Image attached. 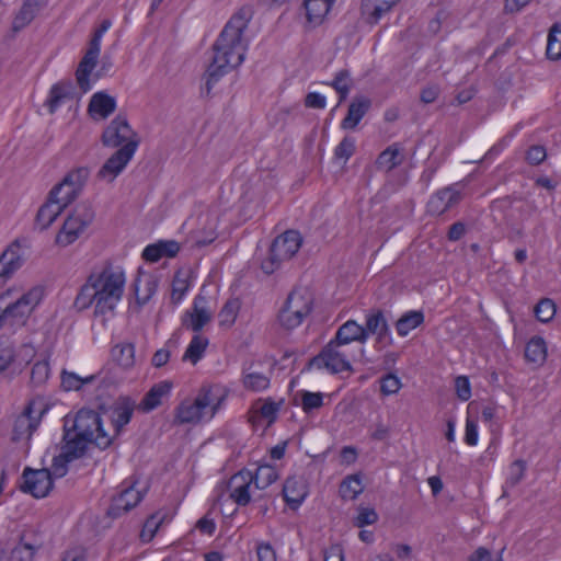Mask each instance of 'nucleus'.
I'll return each instance as SVG.
<instances>
[{
    "label": "nucleus",
    "instance_id": "f257e3e1",
    "mask_svg": "<svg viewBox=\"0 0 561 561\" xmlns=\"http://www.w3.org/2000/svg\"><path fill=\"white\" fill-rule=\"evenodd\" d=\"M252 16L251 7H241L224 26L213 45L214 57L204 75L205 85L201 89L203 96L209 98L219 80L243 62L249 46L244 31Z\"/></svg>",
    "mask_w": 561,
    "mask_h": 561
},
{
    "label": "nucleus",
    "instance_id": "f03ea898",
    "mask_svg": "<svg viewBox=\"0 0 561 561\" xmlns=\"http://www.w3.org/2000/svg\"><path fill=\"white\" fill-rule=\"evenodd\" d=\"M64 442L71 445L77 443L87 454L90 444L106 449L112 444V438L104 431L100 414L92 409L82 408L72 419L66 416Z\"/></svg>",
    "mask_w": 561,
    "mask_h": 561
},
{
    "label": "nucleus",
    "instance_id": "7ed1b4c3",
    "mask_svg": "<svg viewBox=\"0 0 561 561\" xmlns=\"http://www.w3.org/2000/svg\"><path fill=\"white\" fill-rule=\"evenodd\" d=\"M90 277H95L94 291L96 306L95 317L113 314L117 304L122 300L125 288V274L121 270H114L106 264L100 272H92Z\"/></svg>",
    "mask_w": 561,
    "mask_h": 561
},
{
    "label": "nucleus",
    "instance_id": "20e7f679",
    "mask_svg": "<svg viewBox=\"0 0 561 561\" xmlns=\"http://www.w3.org/2000/svg\"><path fill=\"white\" fill-rule=\"evenodd\" d=\"M44 297V288L35 286L24 293L14 302L9 304L5 308H0V325L2 329L16 331L26 325L30 316L39 305ZM4 299V295L0 296V301Z\"/></svg>",
    "mask_w": 561,
    "mask_h": 561
},
{
    "label": "nucleus",
    "instance_id": "39448f33",
    "mask_svg": "<svg viewBox=\"0 0 561 561\" xmlns=\"http://www.w3.org/2000/svg\"><path fill=\"white\" fill-rule=\"evenodd\" d=\"M95 211L89 202L79 203L66 217L55 238V244L66 248L76 242L84 230L93 222Z\"/></svg>",
    "mask_w": 561,
    "mask_h": 561
},
{
    "label": "nucleus",
    "instance_id": "423d86ee",
    "mask_svg": "<svg viewBox=\"0 0 561 561\" xmlns=\"http://www.w3.org/2000/svg\"><path fill=\"white\" fill-rule=\"evenodd\" d=\"M302 238L297 230H287L276 237L270 248L268 256L262 261V271L271 275L280 267L282 262L290 260L300 249Z\"/></svg>",
    "mask_w": 561,
    "mask_h": 561
},
{
    "label": "nucleus",
    "instance_id": "0eeeda50",
    "mask_svg": "<svg viewBox=\"0 0 561 561\" xmlns=\"http://www.w3.org/2000/svg\"><path fill=\"white\" fill-rule=\"evenodd\" d=\"M111 25L112 23L107 19L101 22L99 27L93 32V35L89 42V48L79 62L76 71V79L82 93L91 90L90 76L98 64L101 50V39L104 33L111 27Z\"/></svg>",
    "mask_w": 561,
    "mask_h": 561
},
{
    "label": "nucleus",
    "instance_id": "6e6552de",
    "mask_svg": "<svg viewBox=\"0 0 561 561\" xmlns=\"http://www.w3.org/2000/svg\"><path fill=\"white\" fill-rule=\"evenodd\" d=\"M343 345L330 341L321 352L313 356L307 364V368L312 366L317 368H327L331 374H337L345 370H352L351 363L343 350Z\"/></svg>",
    "mask_w": 561,
    "mask_h": 561
},
{
    "label": "nucleus",
    "instance_id": "1a4fd4ad",
    "mask_svg": "<svg viewBox=\"0 0 561 561\" xmlns=\"http://www.w3.org/2000/svg\"><path fill=\"white\" fill-rule=\"evenodd\" d=\"M138 146L139 139H133L118 148L101 167L98 178L113 182L133 159Z\"/></svg>",
    "mask_w": 561,
    "mask_h": 561
},
{
    "label": "nucleus",
    "instance_id": "9d476101",
    "mask_svg": "<svg viewBox=\"0 0 561 561\" xmlns=\"http://www.w3.org/2000/svg\"><path fill=\"white\" fill-rule=\"evenodd\" d=\"M53 486L54 480L49 469L24 468L22 482L19 486L23 493H28L35 499H42L49 494Z\"/></svg>",
    "mask_w": 561,
    "mask_h": 561
},
{
    "label": "nucleus",
    "instance_id": "9b49d317",
    "mask_svg": "<svg viewBox=\"0 0 561 561\" xmlns=\"http://www.w3.org/2000/svg\"><path fill=\"white\" fill-rule=\"evenodd\" d=\"M133 139L139 138L131 129L127 118L122 115H117L111 121L101 137L103 146L111 148H121Z\"/></svg>",
    "mask_w": 561,
    "mask_h": 561
},
{
    "label": "nucleus",
    "instance_id": "f8f14e48",
    "mask_svg": "<svg viewBox=\"0 0 561 561\" xmlns=\"http://www.w3.org/2000/svg\"><path fill=\"white\" fill-rule=\"evenodd\" d=\"M25 262V253L20 240L11 242L0 255V287L19 271Z\"/></svg>",
    "mask_w": 561,
    "mask_h": 561
},
{
    "label": "nucleus",
    "instance_id": "ddd939ff",
    "mask_svg": "<svg viewBox=\"0 0 561 561\" xmlns=\"http://www.w3.org/2000/svg\"><path fill=\"white\" fill-rule=\"evenodd\" d=\"M137 481H134L124 488L118 495L112 499L107 510V515L112 518H118L136 507L144 499L145 492L135 489Z\"/></svg>",
    "mask_w": 561,
    "mask_h": 561
},
{
    "label": "nucleus",
    "instance_id": "4468645a",
    "mask_svg": "<svg viewBox=\"0 0 561 561\" xmlns=\"http://www.w3.org/2000/svg\"><path fill=\"white\" fill-rule=\"evenodd\" d=\"M365 339L369 335L376 336V342L390 345L392 343L390 327L388 320L381 309H370L366 314V322L363 325Z\"/></svg>",
    "mask_w": 561,
    "mask_h": 561
},
{
    "label": "nucleus",
    "instance_id": "2eb2a0df",
    "mask_svg": "<svg viewBox=\"0 0 561 561\" xmlns=\"http://www.w3.org/2000/svg\"><path fill=\"white\" fill-rule=\"evenodd\" d=\"M211 403L210 390L203 388L193 403H181L176 408V421L180 424L196 423L203 417L204 410Z\"/></svg>",
    "mask_w": 561,
    "mask_h": 561
},
{
    "label": "nucleus",
    "instance_id": "dca6fc26",
    "mask_svg": "<svg viewBox=\"0 0 561 561\" xmlns=\"http://www.w3.org/2000/svg\"><path fill=\"white\" fill-rule=\"evenodd\" d=\"M456 185H450L437 191L427 202V211L431 215H443L461 199V193L456 190Z\"/></svg>",
    "mask_w": 561,
    "mask_h": 561
},
{
    "label": "nucleus",
    "instance_id": "f3484780",
    "mask_svg": "<svg viewBox=\"0 0 561 561\" xmlns=\"http://www.w3.org/2000/svg\"><path fill=\"white\" fill-rule=\"evenodd\" d=\"M252 483L251 471L248 469H242L230 478L228 482L230 497L239 506H245L250 503V486Z\"/></svg>",
    "mask_w": 561,
    "mask_h": 561
},
{
    "label": "nucleus",
    "instance_id": "a211bd4d",
    "mask_svg": "<svg viewBox=\"0 0 561 561\" xmlns=\"http://www.w3.org/2000/svg\"><path fill=\"white\" fill-rule=\"evenodd\" d=\"M85 453L82 451L81 447H78V444L75 443L71 445L68 442L61 447V451L59 455L55 456L51 463V478H62L68 472V463L83 457Z\"/></svg>",
    "mask_w": 561,
    "mask_h": 561
},
{
    "label": "nucleus",
    "instance_id": "6ab92c4d",
    "mask_svg": "<svg viewBox=\"0 0 561 561\" xmlns=\"http://www.w3.org/2000/svg\"><path fill=\"white\" fill-rule=\"evenodd\" d=\"M371 100L365 95H356L348 105L347 114L341 122L344 130H354L362 118L369 112Z\"/></svg>",
    "mask_w": 561,
    "mask_h": 561
},
{
    "label": "nucleus",
    "instance_id": "aec40b11",
    "mask_svg": "<svg viewBox=\"0 0 561 561\" xmlns=\"http://www.w3.org/2000/svg\"><path fill=\"white\" fill-rule=\"evenodd\" d=\"M282 495L290 510H297L308 495L307 484L302 478L288 477L283 485Z\"/></svg>",
    "mask_w": 561,
    "mask_h": 561
},
{
    "label": "nucleus",
    "instance_id": "412c9836",
    "mask_svg": "<svg viewBox=\"0 0 561 561\" xmlns=\"http://www.w3.org/2000/svg\"><path fill=\"white\" fill-rule=\"evenodd\" d=\"M135 410V401L129 397H119L110 407V417L117 433L130 422Z\"/></svg>",
    "mask_w": 561,
    "mask_h": 561
},
{
    "label": "nucleus",
    "instance_id": "4be33fe9",
    "mask_svg": "<svg viewBox=\"0 0 561 561\" xmlns=\"http://www.w3.org/2000/svg\"><path fill=\"white\" fill-rule=\"evenodd\" d=\"M116 110V100L106 92L94 93L89 102L88 112L93 118L105 119Z\"/></svg>",
    "mask_w": 561,
    "mask_h": 561
},
{
    "label": "nucleus",
    "instance_id": "5701e85b",
    "mask_svg": "<svg viewBox=\"0 0 561 561\" xmlns=\"http://www.w3.org/2000/svg\"><path fill=\"white\" fill-rule=\"evenodd\" d=\"M33 410L32 405L28 404L24 412L16 417L13 425L12 431V440L19 442L22 438L26 437L27 439L31 438L33 433L36 431L38 424H39V416L35 417L32 415Z\"/></svg>",
    "mask_w": 561,
    "mask_h": 561
},
{
    "label": "nucleus",
    "instance_id": "b1692460",
    "mask_svg": "<svg viewBox=\"0 0 561 561\" xmlns=\"http://www.w3.org/2000/svg\"><path fill=\"white\" fill-rule=\"evenodd\" d=\"M48 0H24L12 22V30L19 32L27 26L36 14L47 5Z\"/></svg>",
    "mask_w": 561,
    "mask_h": 561
},
{
    "label": "nucleus",
    "instance_id": "393cba45",
    "mask_svg": "<svg viewBox=\"0 0 561 561\" xmlns=\"http://www.w3.org/2000/svg\"><path fill=\"white\" fill-rule=\"evenodd\" d=\"M76 95L75 85L72 81H61L54 84L49 91V96L46 101L50 114L68 100H72Z\"/></svg>",
    "mask_w": 561,
    "mask_h": 561
},
{
    "label": "nucleus",
    "instance_id": "a878e982",
    "mask_svg": "<svg viewBox=\"0 0 561 561\" xmlns=\"http://www.w3.org/2000/svg\"><path fill=\"white\" fill-rule=\"evenodd\" d=\"M180 251V244L174 240H161L149 244L142 252V259L148 262H158L162 257H174Z\"/></svg>",
    "mask_w": 561,
    "mask_h": 561
},
{
    "label": "nucleus",
    "instance_id": "bb28decb",
    "mask_svg": "<svg viewBox=\"0 0 561 561\" xmlns=\"http://www.w3.org/2000/svg\"><path fill=\"white\" fill-rule=\"evenodd\" d=\"M58 194L53 195V190L48 193L47 201L39 207L36 214V225L39 226L41 230H46L57 219V217L64 211L62 206L55 203V198Z\"/></svg>",
    "mask_w": 561,
    "mask_h": 561
},
{
    "label": "nucleus",
    "instance_id": "cd10ccee",
    "mask_svg": "<svg viewBox=\"0 0 561 561\" xmlns=\"http://www.w3.org/2000/svg\"><path fill=\"white\" fill-rule=\"evenodd\" d=\"M172 382L163 380L154 383L150 390L144 396L139 403V410L142 412H150L161 404L163 397L168 396L172 389Z\"/></svg>",
    "mask_w": 561,
    "mask_h": 561
},
{
    "label": "nucleus",
    "instance_id": "c85d7f7f",
    "mask_svg": "<svg viewBox=\"0 0 561 561\" xmlns=\"http://www.w3.org/2000/svg\"><path fill=\"white\" fill-rule=\"evenodd\" d=\"M332 341L343 346L352 342L365 343L363 325L358 324L355 320H348L337 329Z\"/></svg>",
    "mask_w": 561,
    "mask_h": 561
},
{
    "label": "nucleus",
    "instance_id": "c756f323",
    "mask_svg": "<svg viewBox=\"0 0 561 561\" xmlns=\"http://www.w3.org/2000/svg\"><path fill=\"white\" fill-rule=\"evenodd\" d=\"M89 175L90 170L87 167H79L73 169L72 171L68 172L65 175L61 182H59L51 188L53 195L60 194L66 188V186H71L80 192Z\"/></svg>",
    "mask_w": 561,
    "mask_h": 561
},
{
    "label": "nucleus",
    "instance_id": "7c9ffc66",
    "mask_svg": "<svg viewBox=\"0 0 561 561\" xmlns=\"http://www.w3.org/2000/svg\"><path fill=\"white\" fill-rule=\"evenodd\" d=\"M335 0H305L304 7L309 23L320 25Z\"/></svg>",
    "mask_w": 561,
    "mask_h": 561
},
{
    "label": "nucleus",
    "instance_id": "2f4dec72",
    "mask_svg": "<svg viewBox=\"0 0 561 561\" xmlns=\"http://www.w3.org/2000/svg\"><path fill=\"white\" fill-rule=\"evenodd\" d=\"M144 275L142 270L139 268L137 273V277L133 283V290L136 296V302L139 307L146 305L150 298L154 295L158 287V279L152 275H146L144 280L145 289L144 294L140 293V284L142 282L141 276Z\"/></svg>",
    "mask_w": 561,
    "mask_h": 561
},
{
    "label": "nucleus",
    "instance_id": "473e14b6",
    "mask_svg": "<svg viewBox=\"0 0 561 561\" xmlns=\"http://www.w3.org/2000/svg\"><path fill=\"white\" fill-rule=\"evenodd\" d=\"M284 306L295 312L301 313L304 317H308L313 309V298L310 294L293 290L288 295Z\"/></svg>",
    "mask_w": 561,
    "mask_h": 561
},
{
    "label": "nucleus",
    "instance_id": "72a5a7b5",
    "mask_svg": "<svg viewBox=\"0 0 561 561\" xmlns=\"http://www.w3.org/2000/svg\"><path fill=\"white\" fill-rule=\"evenodd\" d=\"M382 0H362L360 11L365 21L370 24H377L388 12L389 7L381 3Z\"/></svg>",
    "mask_w": 561,
    "mask_h": 561
},
{
    "label": "nucleus",
    "instance_id": "f704fd0d",
    "mask_svg": "<svg viewBox=\"0 0 561 561\" xmlns=\"http://www.w3.org/2000/svg\"><path fill=\"white\" fill-rule=\"evenodd\" d=\"M198 298L194 301L193 311H186L182 322L184 327L192 329L194 332H199L211 319L207 310L197 306Z\"/></svg>",
    "mask_w": 561,
    "mask_h": 561
},
{
    "label": "nucleus",
    "instance_id": "c9c22d12",
    "mask_svg": "<svg viewBox=\"0 0 561 561\" xmlns=\"http://www.w3.org/2000/svg\"><path fill=\"white\" fill-rule=\"evenodd\" d=\"M95 277L88 276L85 283L80 287L79 293L73 301V308L78 311H83L90 308L93 304L96 306V298L94 291Z\"/></svg>",
    "mask_w": 561,
    "mask_h": 561
},
{
    "label": "nucleus",
    "instance_id": "e433bc0d",
    "mask_svg": "<svg viewBox=\"0 0 561 561\" xmlns=\"http://www.w3.org/2000/svg\"><path fill=\"white\" fill-rule=\"evenodd\" d=\"M424 322V313L421 310H411L403 313L396 322V330L400 336H407L412 330Z\"/></svg>",
    "mask_w": 561,
    "mask_h": 561
},
{
    "label": "nucleus",
    "instance_id": "4c0bfd02",
    "mask_svg": "<svg viewBox=\"0 0 561 561\" xmlns=\"http://www.w3.org/2000/svg\"><path fill=\"white\" fill-rule=\"evenodd\" d=\"M403 162V156L397 144L389 146L379 153L376 160V167L378 169H386L391 171L399 167Z\"/></svg>",
    "mask_w": 561,
    "mask_h": 561
},
{
    "label": "nucleus",
    "instance_id": "58836bf2",
    "mask_svg": "<svg viewBox=\"0 0 561 561\" xmlns=\"http://www.w3.org/2000/svg\"><path fill=\"white\" fill-rule=\"evenodd\" d=\"M111 356L117 365L128 369L135 364V346L131 343L116 344L111 350Z\"/></svg>",
    "mask_w": 561,
    "mask_h": 561
},
{
    "label": "nucleus",
    "instance_id": "ea45409f",
    "mask_svg": "<svg viewBox=\"0 0 561 561\" xmlns=\"http://www.w3.org/2000/svg\"><path fill=\"white\" fill-rule=\"evenodd\" d=\"M252 482L259 490H264L275 482L278 478L275 467L271 465H261L253 473L251 471Z\"/></svg>",
    "mask_w": 561,
    "mask_h": 561
},
{
    "label": "nucleus",
    "instance_id": "a19ab883",
    "mask_svg": "<svg viewBox=\"0 0 561 561\" xmlns=\"http://www.w3.org/2000/svg\"><path fill=\"white\" fill-rule=\"evenodd\" d=\"M363 491L364 486L360 474L347 476L342 480L339 489L343 500H355Z\"/></svg>",
    "mask_w": 561,
    "mask_h": 561
},
{
    "label": "nucleus",
    "instance_id": "79ce46f5",
    "mask_svg": "<svg viewBox=\"0 0 561 561\" xmlns=\"http://www.w3.org/2000/svg\"><path fill=\"white\" fill-rule=\"evenodd\" d=\"M253 363L249 367L243 366V387L247 390L254 392L263 391L270 386V378L261 373H245L252 367Z\"/></svg>",
    "mask_w": 561,
    "mask_h": 561
},
{
    "label": "nucleus",
    "instance_id": "37998d69",
    "mask_svg": "<svg viewBox=\"0 0 561 561\" xmlns=\"http://www.w3.org/2000/svg\"><path fill=\"white\" fill-rule=\"evenodd\" d=\"M546 342L540 336H534L526 344L525 358L531 363H542L546 359Z\"/></svg>",
    "mask_w": 561,
    "mask_h": 561
},
{
    "label": "nucleus",
    "instance_id": "c03bdc74",
    "mask_svg": "<svg viewBox=\"0 0 561 561\" xmlns=\"http://www.w3.org/2000/svg\"><path fill=\"white\" fill-rule=\"evenodd\" d=\"M208 343L207 337L194 335L183 355V360H190L192 364H196L203 357Z\"/></svg>",
    "mask_w": 561,
    "mask_h": 561
},
{
    "label": "nucleus",
    "instance_id": "a18cd8bd",
    "mask_svg": "<svg viewBox=\"0 0 561 561\" xmlns=\"http://www.w3.org/2000/svg\"><path fill=\"white\" fill-rule=\"evenodd\" d=\"M95 375L80 377L79 375L62 370L61 371V387L65 391L80 390L84 385H90L95 380Z\"/></svg>",
    "mask_w": 561,
    "mask_h": 561
},
{
    "label": "nucleus",
    "instance_id": "49530a36",
    "mask_svg": "<svg viewBox=\"0 0 561 561\" xmlns=\"http://www.w3.org/2000/svg\"><path fill=\"white\" fill-rule=\"evenodd\" d=\"M16 358L18 354L15 352L14 343L8 339L0 337V374L14 364Z\"/></svg>",
    "mask_w": 561,
    "mask_h": 561
},
{
    "label": "nucleus",
    "instance_id": "de8ad7c7",
    "mask_svg": "<svg viewBox=\"0 0 561 561\" xmlns=\"http://www.w3.org/2000/svg\"><path fill=\"white\" fill-rule=\"evenodd\" d=\"M557 34H561L560 23H554L548 34L546 55L551 60L561 59V41L557 38Z\"/></svg>",
    "mask_w": 561,
    "mask_h": 561
},
{
    "label": "nucleus",
    "instance_id": "09e8293b",
    "mask_svg": "<svg viewBox=\"0 0 561 561\" xmlns=\"http://www.w3.org/2000/svg\"><path fill=\"white\" fill-rule=\"evenodd\" d=\"M526 468V461L523 459H517L514 462H512V465L510 466L508 477L505 481L503 496L507 495V488H515L524 479Z\"/></svg>",
    "mask_w": 561,
    "mask_h": 561
},
{
    "label": "nucleus",
    "instance_id": "8fccbe9b",
    "mask_svg": "<svg viewBox=\"0 0 561 561\" xmlns=\"http://www.w3.org/2000/svg\"><path fill=\"white\" fill-rule=\"evenodd\" d=\"M37 548L34 545L23 542L21 537L20 542L11 549L10 561H33Z\"/></svg>",
    "mask_w": 561,
    "mask_h": 561
},
{
    "label": "nucleus",
    "instance_id": "3c124183",
    "mask_svg": "<svg viewBox=\"0 0 561 561\" xmlns=\"http://www.w3.org/2000/svg\"><path fill=\"white\" fill-rule=\"evenodd\" d=\"M305 318L306 317H304L301 313L295 312L285 306H283L278 312V321L280 325L286 330H293L299 327Z\"/></svg>",
    "mask_w": 561,
    "mask_h": 561
},
{
    "label": "nucleus",
    "instance_id": "603ef678",
    "mask_svg": "<svg viewBox=\"0 0 561 561\" xmlns=\"http://www.w3.org/2000/svg\"><path fill=\"white\" fill-rule=\"evenodd\" d=\"M240 309V302L238 299H229L219 312L220 325H232L236 321L238 311Z\"/></svg>",
    "mask_w": 561,
    "mask_h": 561
},
{
    "label": "nucleus",
    "instance_id": "864d4df0",
    "mask_svg": "<svg viewBox=\"0 0 561 561\" xmlns=\"http://www.w3.org/2000/svg\"><path fill=\"white\" fill-rule=\"evenodd\" d=\"M535 316L540 322H549L556 314V305L549 298H542L534 309Z\"/></svg>",
    "mask_w": 561,
    "mask_h": 561
},
{
    "label": "nucleus",
    "instance_id": "5fc2aeb1",
    "mask_svg": "<svg viewBox=\"0 0 561 561\" xmlns=\"http://www.w3.org/2000/svg\"><path fill=\"white\" fill-rule=\"evenodd\" d=\"M50 367L48 360L36 362L31 370V382L34 386H42L49 377Z\"/></svg>",
    "mask_w": 561,
    "mask_h": 561
},
{
    "label": "nucleus",
    "instance_id": "6e6d98bb",
    "mask_svg": "<svg viewBox=\"0 0 561 561\" xmlns=\"http://www.w3.org/2000/svg\"><path fill=\"white\" fill-rule=\"evenodd\" d=\"M355 149V139L351 136H345L335 147L334 158L346 162L354 154Z\"/></svg>",
    "mask_w": 561,
    "mask_h": 561
},
{
    "label": "nucleus",
    "instance_id": "4d7b16f0",
    "mask_svg": "<svg viewBox=\"0 0 561 561\" xmlns=\"http://www.w3.org/2000/svg\"><path fill=\"white\" fill-rule=\"evenodd\" d=\"M323 405V394L321 392H301V407L306 413L319 409Z\"/></svg>",
    "mask_w": 561,
    "mask_h": 561
},
{
    "label": "nucleus",
    "instance_id": "13d9d810",
    "mask_svg": "<svg viewBox=\"0 0 561 561\" xmlns=\"http://www.w3.org/2000/svg\"><path fill=\"white\" fill-rule=\"evenodd\" d=\"M188 286L187 279L181 278L180 272H178L172 282L171 302L173 305H178L183 299Z\"/></svg>",
    "mask_w": 561,
    "mask_h": 561
},
{
    "label": "nucleus",
    "instance_id": "bf43d9fd",
    "mask_svg": "<svg viewBox=\"0 0 561 561\" xmlns=\"http://www.w3.org/2000/svg\"><path fill=\"white\" fill-rule=\"evenodd\" d=\"M401 388L399 377L392 373L387 374L380 379V391L385 396L397 393Z\"/></svg>",
    "mask_w": 561,
    "mask_h": 561
},
{
    "label": "nucleus",
    "instance_id": "052dcab7",
    "mask_svg": "<svg viewBox=\"0 0 561 561\" xmlns=\"http://www.w3.org/2000/svg\"><path fill=\"white\" fill-rule=\"evenodd\" d=\"M378 520V514L374 508L359 507L358 515L354 520V525L362 528L367 525H373Z\"/></svg>",
    "mask_w": 561,
    "mask_h": 561
},
{
    "label": "nucleus",
    "instance_id": "680f3d73",
    "mask_svg": "<svg viewBox=\"0 0 561 561\" xmlns=\"http://www.w3.org/2000/svg\"><path fill=\"white\" fill-rule=\"evenodd\" d=\"M280 404L282 402H274L271 398L266 399L263 405L260 408L261 416L266 419L268 424L274 423L277 419Z\"/></svg>",
    "mask_w": 561,
    "mask_h": 561
},
{
    "label": "nucleus",
    "instance_id": "e2e57ef3",
    "mask_svg": "<svg viewBox=\"0 0 561 561\" xmlns=\"http://www.w3.org/2000/svg\"><path fill=\"white\" fill-rule=\"evenodd\" d=\"M526 161L530 165H538L543 162L547 158V151L543 146L534 145L526 151Z\"/></svg>",
    "mask_w": 561,
    "mask_h": 561
},
{
    "label": "nucleus",
    "instance_id": "0e129e2a",
    "mask_svg": "<svg viewBox=\"0 0 561 561\" xmlns=\"http://www.w3.org/2000/svg\"><path fill=\"white\" fill-rule=\"evenodd\" d=\"M455 388H456L457 397L461 401H468L470 399L471 387H470L469 378L467 376H458L455 379Z\"/></svg>",
    "mask_w": 561,
    "mask_h": 561
},
{
    "label": "nucleus",
    "instance_id": "69168bd1",
    "mask_svg": "<svg viewBox=\"0 0 561 561\" xmlns=\"http://www.w3.org/2000/svg\"><path fill=\"white\" fill-rule=\"evenodd\" d=\"M79 191L71 186H66V188L56 196L55 203H57L59 206H62L65 209L69 204H71L79 195Z\"/></svg>",
    "mask_w": 561,
    "mask_h": 561
},
{
    "label": "nucleus",
    "instance_id": "338daca9",
    "mask_svg": "<svg viewBox=\"0 0 561 561\" xmlns=\"http://www.w3.org/2000/svg\"><path fill=\"white\" fill-rule=\"evenodd\" d=\"M325 105V96L318 92H309L305 98V106L308 108L323 110Z\"/></svg>",
    "mask_w": 561,
    "mask_h": 561
},
{
    "label": "nucleus",
    "instance_id": "774afa93",
    "mask_svg": "<svg viewBox=\"0 0 561 561\" xmlns=\"http://www.w3.org/2000/svg\"><path fill=\"white\" fill-rule=\"evenodd\" d=\"M468 561H503V559L500 554L493 560L492 553L488 548L479 547L468 557Z\"/></svg>",
    "mask_w": 561,
    "mask_h": 561
}]
</instances>
